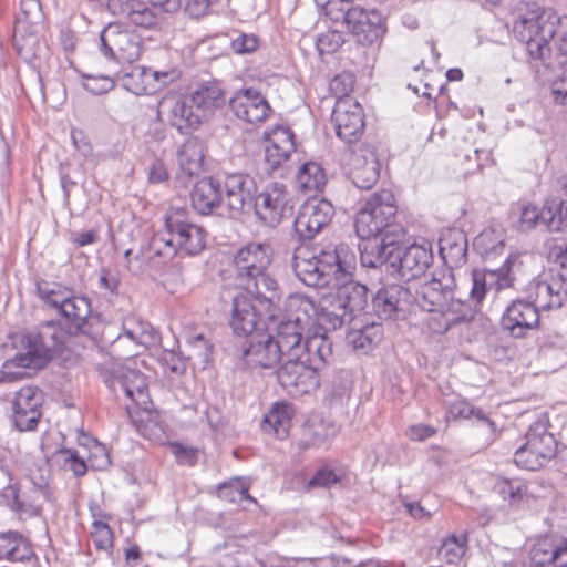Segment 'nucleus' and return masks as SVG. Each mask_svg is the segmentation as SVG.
Segmentation results:
<instances>
[{
    "label": "nucleus",
    "instance_id": "f257e3e1",
    "mask_svg": "<svg viewBox=\"0 0 567 567\" xmlns=\"http://www.w3.org/2000/svg\"><path fill=\"white\" fill-rule=\"evenodd\" d=\"M398 210V199L388 188L370 194L362 202L354 217V229L365 240L360 245V258L364 267L382 266L401 241L402 229L394 227Z\"/></svg>",
    "mask_w": 567,
    "mask_h": 567
},
{
    "label": "nucleus",
    "instance_id": "f03ea898",
    "mask_svg": "<svg viewBox=\"0 0 567 567\" xmlns=\"http://www.w3.org/2000/svg\"><path fill=\"white\" fill-rule=\"evenodd\" d=\"M287 318L281 320L275 334H269L250 343L244 355L248 364L269 369L276 367L284 357H293L303 341L311 351L313 340L309 333V316L315 313L313 301L303 295H291L286 303Z\"/></svg>",
    "mask_w": 567,
    "mask_h": 567
},
{
    "label": "nucleus",
    "instance_id": "7ed1b4c3",
    "mask_svg": "<svg viewBox=\"0 0 567 567\" xmlns=\"http://www.w3.org/2000/svg\"><path fill=\"white\" fill-rule=\"evenodd\" d=\"M513 30L530 58L543 62L565 58L567 62V14L533 4L518 17Z\"/></svg>",
    "mask_w": 567,
    "mask_h": 567
},
{
    "label": "nucleus",
    "instance_id": "20e7f679",
    "mask_svg": "<svg viewBox=\"0 0 567 567\" xmlns=\"http://www.w3.org/2000/svg\"><path fill=\"white\" fill-rule=\"evenodd\" d=\"M354 261L347 245H328L319 250L301 246L295 251L293 270L307 286L333 287L353 276Z\"/></svg>",
    "mask_w": 567,
    "mask_h": 567
},
{
    "label": "nucleus",
    "instance_id": "39448f33",
    "mask_svg": "<svg viewBox=\"0 0 567 567\" xmlns=\"http://www.w3.org/2000/svg\"><path fill=\"white\" fill-rule=\"evenodd\" d=\"M336 291L323 295L319 302H313L315 313L309 316V333L326 342L329 332L342 327L344 317L364 312L368 306V288L352 277L340 279L333 286Z\"/></svg>",
    "mask_w": 567,
    "mask_h": 567
},
{
    "label": "nucleus",
    "instance_id": "423d86ee",
    "mask_svg": "<svg viewBox=\"0 0 567 567\" xmlns=\"http://www.w3.org/2000/svg\"><path fill=\"white\" fill-rule=\"evenodd\" d=\"M169 239L156 236L152 246L158 256L173 257L177 251L194 256L206 246V230L194 224L183 208H172L165 217Z\"/></svg>",
    "mask_w": 567,
    "mask_h": 567
},
{
    "label": "nucleus",
    "instance_id": "0eeeda50",
    "mask_svg": "<svg viewBox=\"0 0 567 567\" xmlns=\"http://www.w3.org/2000/svg\"><path fill=\"white\" fill-rule=\"evenodd\" d=\"M231 302L229 326L237 336H250L274 317L275 297L265 289L244 288Z\"/></svg>",
    "mask_w": 567,
    "mask_h": 567
},
{
    "label": "nucleus",
    "instance_id": "6e6552de",
    "mask_svg": "<svg viewBox=\"0 0 567 567\" xmlns=\"http://www.w3.org/2000/svg\"><path fill=\"white\" fill-rule=\"evenodd\" d=\"M271 255L270 246L261 243H249L236 251L233 266L244 288L265 289L277 295L278 284L268 272Z\"/></svg>",
    "mask_w": 567,
    "mask_h": 567
},
{
    "label": "nucleus",
    "instance_id": "1a4fd4ad",
    "mask_svg": "<svg viewBox=\"0 0 567 567\" xmlns=\"http://www.w3.org/2000/svg\"><path fill=\"white\" fill-rule=\"evenodd\" d=\"M557 454L558 441L549 431V423L538 420L527 429L524 442L514 452L513 463L520 470L536 472L545 468Z\"/></svg>",
    "mask_w": 567,
    "mask_h": 567
},
{
    "label": "nucleus",
    "instance_id": "9d476101",
    "mask_svg": "<svg viewBox=\"0 0 567 567\" xmlns=\"http://www.w3.org/2000/svg\"><path fill=\"white\" fill-rule=\"evenodd\" d=\"M320 338L313 340L317 353L313 357L307 354L306 359L302 357H289L288 360L277 371V378L280 385L292 396H300L315 392L320 386L319 371L324 364V358L321 353ZM310 353V351H307Z\"/></svg>",
    "mask_w": 567,
    "mask_h": 567
},
{
    "label": "nucleus",
    "instance_id": "9b49d317",
    "mask_svg": "<svg viewBox=\"0 0 567 567\" xmlns=\"http://www.w3.org/2000/svg\"><path fill=\"white\" fill-rule=\"evenodd\" d=\"M19 352L8 359L1 367V373L8 381H17L31 377L43 369L49 360V350L39 336L23 333L18 338Z\"/></svg>",
    "mask_w": 567,
    "mask_h": 567
},
{
    "label": "nucleus",
    "instance_id": "f8f14e48",
    "mask_svg": "<svg viewBox=\"0 0 567 567\" xmlns=\"http://www.w3.org/2000/svg\"><path fill=\"white\" fill-rule=\"evenodd\" d=\"M43 14L39 0H21L13 28V44L24 59L35 55L42 28Z\"/></svg>",
    "mask_w": 567,
    "mask_h": 567
},
{
    "label": "nucleus",
    "instance_id": "ddd939ff",
    "mask_svg": "<svg viewBox=\"0 0 567 567\" xmlns=\"http://www.w3.org/2000/svg\"><path fill=\"white\" fill-rule=\"evenodd\" d=\"M100 40L103 55L118 63H134L144 51L141 35L120 23L109 24L101 32Z\"/></svg>",
    "mask_w": 567,
    "mask_h": 567
},
{
    "label": "nucleus",
    "instance_id": "4468645a",
    "mask_svg": "<svg viewBox=\"0 0 567 567\" xmlns=\"http://www.w3.org/2000/svg\"><path fill=\"white\" fill-rule=\"evenodd\" d=\"M400 243L396 244L383 265L389 264L404 280L420 278L433 262L432 243L421 239V241H415L406 247L403 252H400Z\"/></svg>",
    "mask_w": 567,
    "mask_h": 567
},
{
    "label": "nucleus",
    "instance_id": "2eb2a0df",
    "mask_svg": "<svg viewBox=\"0 0 567 567\" xmlns=\"http://www.w3.org/2000/svg\"><path fill=\"white\" fill-rule=\"evenodd\" d=\"M348 30L362 45L380 44L386 33V21L373 8L351 6L344 13Z\"/></svg>",
    "mask_w": 567,
    "mask_h": 567
},
{
    "label": "nucleus",
    "instance_id": "dca6fc26",
    "mask_svg": "<svg viewBox=\"0 0 567 567\" xmlns=\"http://www.w3.org/2000/svg\"><path fill=\"white\" fill-rule=\"evenodd\" d=\"M255 214L268 226H277L291 213L293 199L287 186L281 183L267 185L255 198Z\"/></svg>",
    "mask_w": 567,
    "mask_h": 567
},
{
    "label": "nucleus",
    "instance_id": "f3484780",
    "mask_svg": "<svg viewBox=\"0 0 567 567\" xmlns=\"http://www.w3.org/2000/svg\"><path fill=\"white\" fill-rule=\"evenodd\" d=\"M333 215L330 202L311 197L299 207L293 229L300 239H312L331 223Z\"/></svg>",
    "mask_w": 567,
    "mask_h": 567
},
{
    "label": "nucleus",
    "instance_id": "a211bd4d",
    "mask_svg": "<svg viewBox=\"0 0 567 567\" xmlns=\"http://www.w3.org/2000/svg\"><path fill=\"white\" fill-rule=\"evenodd\" d=\"M337 136L347 142H357L364 132V111L355 99L336 101L331 114Z\"/></svg>",
    "mask_w": 567,
    "mask_h": 567
},
{
    "label": "nucleus",
    "instance_id": "6ab92c4d",
    "mask_svg": "<svg viewBox=\"0 0 567 567\" xmlns=\"http://www.w3.org/2000/svg\"><path fill=\"white\" fill-rule=\"evenodd\" d=\"M43 395L32 385L22 386L12 400V421L21 431H34L42 416Z\"/></svg>",
    "mask_w": 567,
    "mask_h": 567
},
{
    "label": "nucleus",
    "instance_id": "aec40b11",
    "mask_svg": "<svg viewBox=\"0 0 567 567\" xmlns=\"http://www.w3.org/2000/svg\"><path fill=\"white\" fill-rule=\"evenodd\" d=\"M234 115L246 123L258 124L266 121L271 107L265 96L257 90H238L229 100Z\"/></svg>",
    "mask_w": 567,
    "mask_h": 567
},
{
    "label": "nucleus",
    "instance_id": "412c9836",
    "mask_svg": "<svg viewBox=\"0 0 567 567\" xmlns=\"http://www.w3.org/2000/svg\"><path fill=\"white\" fill-rule=\"evenodd\" d=\"M502 326L512 337H526L539 327L537 306L523 300L513 301L502 317Z\"/></svg>",
    "mask_w": 567,
    "mask_h": 567
},
{
    "label": "nucleus",
    "instance_id": "4be33fe9",
    "mask_svg": "<svg viewBox=\"0 0 567 567\" xmlns=\"http://www.w3.org/2000/svg\"><path fill=\"white\" fill-rule=\"evenodd\" d=\"M265 159L271 169L285 164L296 150L295 134L286 126L276 125L264 133Z\"/></svg>",
    "mask_w": 567,
    "mask_h": 567
},
{
    "label": "nucleus",
    "instance_id": "5701e85b",
    "mask_svg": "<svg viewBox=\"0 0 567 567\" xmlns=\"http://www.w3.org/2000/svg\"><path fill=\"white\" fill-rule=\"evenodd\" d=\"M224 204L230 214L243 212L246 203L251 199L254 182L245 174L234 173L226 176L223 187Z\"/></svg>",
    "mask_w": 567,
    "mask_h": 567
},
{
    "label": "nucleus",
    "instance_id": "b1692460",
    "mask_svg": "<svg viewBox=\"0 0 567 567\" xmlns=\"http://www.w3.org/2000/svg\"><path fill=\"white\" fill-rule=\"evenodd\" d=\"M190 204L200 215L214 214L224 204L221 185L210 177L197 181L190 192Z\"/></svg>",
    "mask_w": 567,
    "mask_h": 567
},
{
    "label": "nucleus",
    "instance_id": "393cba45",
    "mask_svg": "<svg viewBox=\"0 0 567 567\" xmlns=\"http://www.w3.org/2000/svg\"><path fill=\"white\" fill-rule=\"evenodd\" d=\"M107 6L136 27L150 29L157 24V16L147 0H107Z\"/></svg>",
    "mask_w": 567,
    "mask_h": 567
},
{
    "label": "nucleus",
    "instance_id": "a878e982",
    "mask_svg": "<svg viewBox=\"0 0 567 567\" xmlns=\"http://www.w3.org/2000/svg\"><path fill=\"white\" fill-rule=\"evenodd\" d=\"M293 415L295 408L290 402H275L264 416L262 431L284 440L289 435Z\"/></svg>",
    "mask_w": 567,
    "mask_h": 567
},
{
    "label": "nucleus",
    "instance_id": "bb28decb",
    "mask_svg": "<svg viewBox=\"0 0 567 567\" xmlns=\"http://www.w3.org/2000/svg\"><path fill=\"white\" fill-rule=\"evenodd\" d=\"M467 238L460 228H447L440 237V255L446 265L460 266L466 259Z\"/></svg>",
    "mask_w": 567,
    "mask_h": 567
},
{
    "label": "nucleus",
    "instance_id": "cd10ccee",
    "mask_svg": "<svg viewBox=\"0 0 567 567\" xmlns=\"http://www.w3.org/2000/svg\"><path fill=\"white\" fill-rule=\"evenodd\" d=\"M204 159L205 147L197 137L186 140L177 154L181 173L187 178L197 176L203 172Z\"/></svg>",
    "mask_w": 567,
    "mask_h": 567
},
{
    "label": "nucleus",
    "instance_id": "c85d7f7f",
    "mask_svg": "<svg viewBox=\"0 0 567 567\" xmlns=\"http://www.w3.org/2000/svg\"><path fill=\"white\" fill-rule=\"evenodd\" d=\"M405 296L406 290L401 285L382 287L372 299V312L379 319H391L399 311Z\"/></svg>",
    "mask_w": 567,
    "mask_h": 567
},
{
    "label": "nucleus",
    "instance_id": "c756f323",
    "mask_svg": "<svg viewBox=\"0 0 567 567\" xmlns=\"http://www.w3.org/2000/svg\"><path fill=\"white\" fill-rule=\"evenodd\" d=\"M512 214L515 216V227L519 231H530L538 226L546 228L545 203L539 206L529 199L518 200Z\"/></svg>",
    "mask_w": 567,
    "mask_h": 567
},
{
    "label": "nucleus",
    "instance_id": "7c9ffc66",
    "mask_svg": "<svg viewBox=\"0 0 567 567\" xmlns=\"http://www.w3.org/2000/svg\"><path fill=\"white\" fill-rule=\"evenodd\" d=\"M189 99L200 115L205 116L224 105L225 93L217 83L207 82L194 90Z\"/></svg>",
    "mask_w": 567,
    "mask_h": 567
},
{
    "label": "nucleus",
    "instance_id": "2f4dec72",
    "mask_svg": "<svg viewBox=\"0 0 567 567\" xmlns=\"http://www.w3.org/2000/svg\"><path fill=\"white\" fill-rule=\"evenodd\" d=\"M353 184L362 189H370L379 179V161L373 152L355 156L350 169Z\"/></svg>",
    "mask_w": 567,
    "mask_h": 567
},
{
    "label": "nucleus",
    "instance_id": "473e14b6",
    "mask_svg": "<svg viewBox=\"0 0 567 567\" xmlns=\"http://www.w3.org/2000/svg\"><path fill=\"white\" fill-rule=\"evenodd\" d=\"M468 533H452L442 538L437 559L446 565H458L468 550Z\"/></svg>",
    "mask_w": 567,
    "mask_h": 567
},
{
    "label": "nucleus",
    "instance_id": "72a5a7b5",
    "mask_svg": "<svg viewBox=\"0 0 567 567\" xmlns=\"http://www.w3.org/2000/svg\"><path fill=\"white\" fill-rule=\"evenodd\" d=\"M183 99H176L169 110L168 122L181 133H188L196 130L203 121L198 111L193 110Z\"/></svg>",
    "mask_w": 567,
    "mask_h": 567
},
{
    "label": "nucleus",
    "instance_id": "f704fd0d",
    "mask_svg": "<svg viewBox=\"0 0 567 567\" xmlns=\"http://www.w3.org/2000/svg\"><path fill=\"white\" fill-rule=\"evenodd\" d=\"M33 556L31 544L21 535L11 532L0 535V559L28 561Z\"/></svg>",
    "mask_w": 567,
    "mask_h": 567
},
{
    "label": "nucleus",
    "instance_id": "c9c22d12",
    "mask_svg": "<svg viewBox=\"0 0 567 567\" xmlns=\"http://www.w3.org/2000/svg\"><path fill=\"white\" fill-rule=\"evenodd\" d=\"M131 419L143 437L156 442L163 439L164 426L159 420V413L152 410L151 405L131 413Z\"/></svg>",
    "mask_w": 567,
    "mask_h": 567
},
{
    "label": "nucleus",
    "instance_id": "e433bc0d",
    "mask_svg": "<svg viewBox=\"0 0 567 567\" xmlns=\"http://www.w3.org/2000/svg\"><path fill=\"white\" fill-rule=\"evenodd\" d=\"M121 385L125 395L135 403L137 409H145L152 405L146 378L143 373L128 370L123 375Z\"/></svg>",
    "mask_w": 567,
    "mask_h": 567
},
{
    "label": "nucleus",
    "instance_id": "4c0bfd02",
    "mask_svg": "<svg viewBox=\"0 0 567 567\" xmlns=\"http://www.w3.org/2000/svg\"><path fill=\"white\" fill-rule=\"evenodd\" d=\"M297 184L305 194H317L323 190L327 176L322 166L316 162H307L297 172Z\"/></svg>",
    "mask_w": 567,
    "mask_h": 567
},
{
    "label": "nucleus",
    "instance_id": "58836bf2",
    "mask_svg": "<svg viewBox=\"0 0 567 567\" xmlns=\"http://www.w3.org/2000/svg\"><path fill=\"white\" fill-rule=\"evenodd\" d=\"M546 229L567 230V188L564 195H550L545 198Z\"/></svg>",
    "mask_w": 567,
    "mask_h": 567
},
{
    "label": "nucleus",
    "instance_id": "ea45409f",
    "mask_svg": "<svg viewBox=\"0 0 567 567\" xmlns=\"http://www.w3.org/2000/svg\"><path fill=\"white\" fill-rule=\"evenodd\" d=\"M66 320L69 329L80 331L91 312L87 299L71 293L59 311Z\"/></svg>",
    "mask_w": 567,
    "mask_h": 567
},
{
    "label": "nucleus",
    "instance_id": "a19ab883",
    "mask_svg": "<svg viewBox=\"0 0 567 567\" xmlns=\"http://www.w3.org/2000/svg\"><path fill=\"white\" fill-rule=\"evenodd\" d=\"M505 234L501 227H487L474 239L473 246L484 257L498 255L504 249Z\"/></svg>",
    "mask_w": 567,
    "mask_h": 567
},
{
    "label": "nucleus",
    "instance_id": "79ce46f5",
    "mask_svg": "<svg viewBox=\"0 0 567 567\" xmlns=\"http://www.w3.org/2000/svg\"><path fill=\"white\" fill-rule=\"evenodd\" d=\"M549 278L558 291L567 295V246H555L549 252Z\"/></svg>",
    "mask_w": 567,
    "mask_h": 567
},
{
    "label": "nucleus",
    "instance_id": "37998d69",
    "mask_svg": "<svg viewBox=\"0 0 567 567\" xmlns=\"http://www.w3.org/2000/svg\"><path fill=\"white\" fill-rule=\"evenodd\" d=\"M251 482L246 477H233L218 485L217 493L220 499L229 503L249 501L257 504L256 498L249 494Z\"/></svg>",
    "mask_w": 567,
    "mask_h": 567
},
{
    "label": "nucleus",
    "instance_id": "c03bdc74",
    "mask_svg": "<svg viewBox=\"0 0 567 567\" xmlns=\"http://www.w3.org/2000/svg\"><path fill=\"white\" fill-rule=\"evenodd\" d=\"M152 81L151 68L140 66L125 74L123 86L135 95H151L155 93Z\"/></svg>",
    "mask_w": 567,
    "mask_h": 567
},
{
    "label": "nucleus",
    "instance_id": "a18cd8bd",
    "mask_svg": "<svg viewBox=\"0 0 567 567\" xmlns=\"http://www.w3.org/2000/svg\"><path fill=\"white\" fill-rule=\"evenodd\" d=\"M417 293L421 307L432 313H436L437 308L446 300V292L439 280L424 282Z\"/></svg>",
    "mask_w": 567,
    "mask_h": 567
},
{
    "label": "nucleus",
    "instance_id": "49530a36",
    "mask_svg": "<svg viewBox=\"0 0 567 567\" xmlns=\"http://www.w3.org/2000/svg\"><path fill=\"white\" fill-rule=\"evenodd\" d=\"M382 339L380 324L371 323L361 329H353L348 334V341L354 349L368 351Z\"/></svg>",
    "mask_w": 567,
    "mask_h": 567
},
{
    "label": "nucleus",
    "instance_id": "de8ad7c7",
    "mask_svg": "<svg viewBox=\"0 0 567 567\" xmlns=\"http://www.w3.org/2000/svg\"><path fill=\"white\" fill-rule=\"evenodd\" d=\"M495 488L499 496L509 504L520 503L528 493L527 482L520 478L501 477L497 480Z\"/></svg>",
    "mask_w": 567,
    "mask_h": 567
},
{
    "label": "nucleus",
    "instance_id": "09e8293b",
    "mask_svg": "<svg viewBox=\"0 0 567 567\" xmlns=\"http://www.w3.org/2000/svg\"><path fill=\"white\" fill-rule=\"evenodd\" d=\"M563 291H558L554 287V281L549 278L548 280H539L535 286V302L537 308H556L563 303Z\"/></svg>",
    "mask_w": 567,
    "mask_h": 567
},
{
    "label": "nucleus",
    "instance_id": "8fccbe9b",
    "mask_svg": "<svg viewBox=\"0 0 567 567\" xmlns=\"http://www.w3.org/2000/svg\"><path fill=\"white\" fill-rule=\"evenodd\" d=\"M556 544L550 537L538 538L532 546L529 558L534 566L554 565Z\"/></svg>",
    "mask_w": 567,
    "mask_h": 567
},
{
    "label": "nucleus",
    "instance_id": "3c124183",
    "mask_svg": "<svg viewBox=\"0 0 567 567\" xmlns=\"http://www.w3.org/2000/svg\"><path fill=\"white\" fill-rule=\"evenodd\" d=\"M90 536L96 550L110 553L114 547V533L110 522H92Z\"/></svg>",
    "mask_w": 567,
    "mask_h": 567
},
{
    "label": "nucleus",
    "instance_id": "603ef678",
    "mask_svg": "<svg viewBox=\"0 0 567 567\" xmlns=\"http://www.w3.org/2000/svg\"><path fill=\"white\" fill-rule=\"evenodd\" d=\"M167 446L178 464L184 466H194L197 464L199 454L197 447L189 446L176 441L168 442Z\"/></svg>",
    "mask_w": 567,
    "mask_h": 567
},
{
    "label": "nucleus",
    "instance_id": "864d4df0",
    "mask_svg": "<svg viewBox=\"0 0 567 567\" xmlns=\"http://www.w3.org/2000/svg\"><path fill=\"white\" fill-rule=\"evenodd\" d=\"M344 43V37L341 31L328 30L321 33L317 39V49L321 55L337 52Z\"/></svg>",
    "mask_w": 567,
    "mask_h": 567
},
{
    "label": "nucleus",
    "instance_id": "5fc2aeb1",
    "mask_svg": "<svg viewBox=\"0 0 567 567\" xmlns=\"http://www.w3.org/2000/svg\"><path fill=\"white\" fill-rule=\"evenodd\" d=\"M354 87V79L351 74L342 73L336 75L329 83V92L340 101L341 99H353L350 93Z\"/></svg>",
    "mask_w": 567,
    "mask_h": 567
},
{
    "label": "nucleus",
    "instance_id": "6e6d98bb",
    "mask_svg": "<svg viewBox=\"0 0 567 567\" xmlns=\"http://www.w3.org/2000/svg\"><path fill=\"white\" fill-rule=\"evenodd\" d=\"M61 464L69 468L76 476H83L86 473V463L79 456L78 452L72 449H61L56 452Z\"/></svg>",
    "mask_w": 567,
    "mask_h": 567
},
{
    "label": "nucleus",
    "instance_id": "4d7b16f0",
    "mask_svg": "<svg viewBox=\"0 0 567 567\" xmlns=\"http://www.w3.org/2000/svg\"><path fill=\"white\" fill-rule=\"evenodd\" d=\"M115 85V80L109 75H85L83 86L93 94H104Z\"/></svg>",
    "mask_w": 567,
    "mask_h": 567
},
{
    "label": "nucleus",
    "instance_id": "13d9d810",
    "mask_svg": "<svg viewBox=\"0 0 567 567\" xmlns=\"http://www.w3.org/2000/svg\"><path fill=\"white\" fill-rule=\"evenodd\" d=\"M41 299L49 306L58 309L62 308V303L71 296L72 291L66 287L58 285L52 289H39Z\"/></svg>",
    "mask_w": 567,
    "mask_h": 567
},
{
    "label": "nucleus",
    "instance_id": "bf43d9fd",
    "mask_svg": "<svg viewBox=\"0 0 567 567\" xmlns=\"http://www.w3.org/2000/svg\"><path fill=\"white\" fill-rule=\"evenodd\" d=\"M549 89L555 104L567 105V66L550 81Z\"/></svg>",
    "mask_w": 567,
    "mask_h": 567
},
{
    "label": "nucleus",
    "instance_id": "052dcab7",
    "mask_svg": "<svg viewBox=\"0 0 567 567\" xmlns=\"http://www.w3.org/2000/svg\"><path fill=\"white\" fill-rule=\"evenodd\" d=\"M341 481V476L337 475V473L323 466L319 468L313 477L307 483L306 488L311 489L313 487H330L332 484H336Z\"/></svg>",
    "mask_w": 567,
    "mask_h": 567
},
{
    "label": "nucleus",
    "instance_id": "680f3d73",
    "mask_svg": "<svg viewBox=\"0 0 567 567\" xmlns=\"http://www.w3.org/2000/svg\"><path fill=\"white\" fill-rule=\"evenodd\" d=\"M3 497L13 511H27V503L21 494V488L17 483L9 484L3 488Z\"/></svg>",
    "mask_w": 567,
    "mask_h": 567
},
{
    "label": "nucleus",
    "instance_id": "e2e57ef3",
    "mask_svg": "<svg viewBox=\"0 0 567 567\" xmlns=\"http://www.w3.org/2000/svg\"><path fill=\"white\" fill-rule=\"evenodd\" d=\"M258 45L259 40L254 34H240L231 41V50L237 54L255 52Z\"/></svg>",
    "mask_w": 567,
    "mask_h": 567
},
{
    "label": "nucleus",
    "instance_id": "0e129e2a",
    "mask_svg": "<svg viewBox=\"0 0 567 567\" xmlns=\"http://www.w3.org/2000/svg\"><path fill=\"white\" fill-rule=\"evenodd\" d=\"M436 433V429L427 424H413L405 430V436L413 442L425 441Z\"/></svg>",
    "mask_w": 567,
    "mask_h": 567
},
{
    "label": "nucleus",
    "instance_id": "69168bd1",
    "mask_svg": "<svg viewBox=\"0 0 567 567\" xmlns=\"http://www.w3.org/2000/svg\"><path fill=\"white\" fill-rule=\"evenodd\" d=\"M181 76V72L177 69H171L167 71H155L151 69L152 84L155 85V93L163 86L174 82Z\"/></svg>",
    "mask_w": 567,
    "mask_h": 567
},
{
    "label": "nucleus",
    "instance_id": "338daca9",
    "mask_svg": "<svg viewBox=\"0 0 567 567\" xmlns=\"http://www.w3.org/2000/svg\"><path fill=\"white\" fill-rule=\"evenodd\" d=\"M487 292V285L484 275L475 272L473 275V285L470 291V299L478 305L485 298Z\"/></svg>",
    "mask_w": 567,
    "mask_h": 567
},
{
    "label": "nucleus",
    "instance_id": "774afa93",
    "mask_svg": "<svg viewBox=\"0 0 567 567\" xmlns=\"http://www.w3.org/2000/svg\"><path fill=\"white\" fill-rule=\"evenodd\" d=\"M218 0H186L185 10L193 18H199L207 14L210 7Z\"/></svg>",
    "mask_w": 567,
    "mask_h": 567
}]
</instances>
